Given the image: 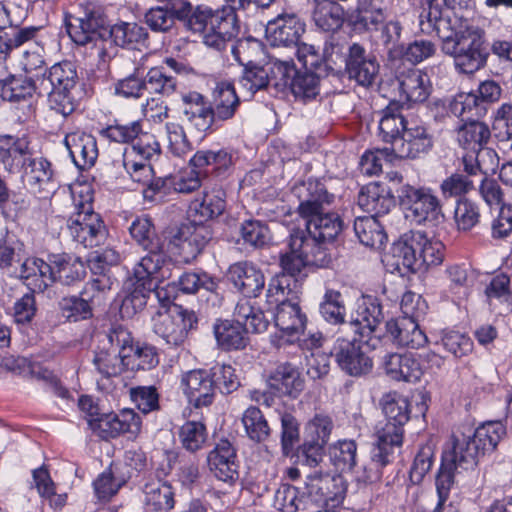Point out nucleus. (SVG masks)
I'll return each instance as SVG.
<instances>
[{"instance_id":"53","label":"nucleus","mask_w":512,"mask_h":512,"mask_svg":"<svg viewBox=\"0 0 512 512\" xmlns=\"http://www.w3.org/2000/svg\"><path fill=\"white\" fill-rule=\"evenodd\" d=\"M348 21L354 32H372L379 30L385 21V15L381 7L370 4L358 7L351 13Z\"/></svg>"},{"instance_id":"19","label":"nucleus","mask_w":512,"mask_h":512,"mask_svg":"<svg viewBox=\"0 0 512 512\" xmlns=\"http://www.w3.org/2000/svg\"><path fill=\"white\" fill-rule=\"evenodd\" d=\"M197 323L194 311L179 306L173 312L158 311L152 317V330L167 345L178 347L185 342L189 331L196 328Z\"/></svg>"},{"instance_id":"14","label":"nucleus","mask_w":512,"mask_h":512,"mask_svg":"<svg viewBox=\"0 0 512 512\" xmlns=\"http://www.w3.org/2000/svg\"><path fill=\"white\" fill-rule=\"evenodd\" d=\"M129 233L146 252L134 266L164 270L169 257L165 251L164 240L157 234L152 218L148 215L137 216L129 226Z\"/></svg>"},{"instance_id":"44","label":"nucleus","mask_w":512,"mask_h":512,"mask_svg":"<svg viewBox=\"0 0 512 512\" xmlns=\"http://www.w3.org/2000/svg\"><path fill=\"white\" fill-rule=\"evenodd\" d=\"M51 262L55 272V283L71 286L80 282L86 274L84 263L74 255L53 253Z\"/></svg>"},{"instance_id":"2","label":"nucleus","mask_w":512,"mask_h":512,"mask_svg":"<svg viewBox=\"0 0 512 512\" xmlns=\"http://www.w3.org/2000/svg\"><path fill=\"white\" fill-rule=\"evenodd\" d=\"M379 114L378 137L390 144L395 157L417 160L432 151L434 135L427 123L412 114H404L399 102L390 101Z\"/></svg>"},{"instance_id":"33","label":"nucleus","mask_w":512,"mask_h":512,"mask_svg":"<svg viewBox=\"0 0 512 512\" xmlns=\"http://www.w3.org/2000/svg\"><path fill=\"white\" fill-rule=\"evenodd\" d=\"M64 145L79 170H87L95 165L99 150L92 134L80 130L70 132L64 137Z\"/></svg>"},{"instance_id":"60","label":"nucleus","mask_w":512,"mask_h":512,"mask_svg":"<svg viewBox=\"0 0 512 512\" xmlns=\"http://www.w3.org/2000/svg\"><path fill=\"white\" fill-rule=\"evenodd\" d=\"M146 91L168 97L177 89V79L168 75L164 67H152L146 76Z\"/></svg>"},{"instance_id":"31","label":"nucleus","mask_w":512,"mask_h":512,"mask_svg":"<svg viewBox=\"0 0 512 512\" xmlns=\"http://www.w3.org/2000/svg\"><path fill=\"white\" fill-rule=\"evenodd\" d=\"M304 31V22L294 13L280 14L266 25L267 40L274 47L297 45Z\"/></svg>"},{"instance_id":"32","label":"nucleus","mask_w":512,"mask_h":512,"mask_svg":"<svg viewBox=\"0 0 512 512\" xmlns=\"http://www.w3.org/2000/svg\"><path fill=\"white\" fill-rule=\"evenodd\" d=\"M226 208V192L221 187L204 190L201 198L194 199L188 209L190 224L196 227L220 216Z\"/></svg>"},{"instance_id":"18","label":"nucleus","mask_w":512,"mask_h":512,"mask_svg":"<svg viewBox=\"0 0 512 512\" xmlns=\"http://www.w3.org/2000/svg\"><path fill=\"white\" fill-rule=\"evenodd\" d=\"M354 335L352 339L339 337L334 342L331 355L340 370L351 377H363L373 370V358L369 355L372 350L358 340Z\"/></svg>"},{"instance_id":"58","label":"nucleus","mask_w":512,"mask_h":512,"mask_svg":"<svg viewBox=\"0 0 512 512\" xmlns=\"http://www.w3.org/2000/svg\"><path fill=\"white\" fill-rule=\"evenodd\" d=\"M242 422L248 437L254 442L261 443L268 438L270 428L258 407H248L243 413Z\"/></svg>"},{"instance_id":"43","label":"nucleus","mask_w":512,"mask_h":512,"mask_svg":"<svg viewBox=\"0 0 512 512\" xmlns=\"http://www.w3.org/2000/svg\"><path fill=\"white\" fill-rule=\"evenodd\" d=\"M212 97L211 110L217 129L218 122L233 118L240 106V99L234 85L228 81L218 82L213 90Z\"/></svg>"},{"instance_id":"62","label":"nucleus","mask_w":512,"mask_h":512,"mask_svg":"<svg viewBox=\"0 0 512 512\" xmlns=\"http://www.w3.org/2000/svg\"><path fill=\"white\" fill-rule=\"evenodd\" d=\"M59 307L62 316L69 322L87 320L93 316V307L81 294L63 297L59 302Z\"/></svg>"},{"instance_id":"5","label":"nucleus","mask_w":512,"mask_h":512,"mask_svg":"<svg viewBox=\"0 0 512 512\" xmlns=\"http://www.w3.org/2000/svg\"><path fill=\"white\" fill-rule=\"evenodd\" d=\"M292 279L285 275H275L269 281L266 291L267 312L274 319L280 335L273 340L278 348L293 345L294 337L304 331L306 315L297 303L289 300L292 294Z\"/></svg>"},{"instance_id":"3","label":"nucleus","mask_w":512,"mask_h":512,"mask_svg":"<svg viewBox=\"0 0 512 512\" xmlns=\"http://www.w3.org/2000/svg\"><path fill=\"white\" fill-rule=\"evenodd\" d=\"M178 20L193 33L202 34L203 43L217 51L224 50L237 37L230 9H213L205 4L193 6L183 1L178 8Z\"/></svg>"},{"instance_id":"6","label":"nucleus","mask_w":512,"mask_h":512,"mask_svg":"<svg viewBox=\"0 0 512 512\" xmlns=\"http://www.w3.org/2000/svg\"><path fill=\"white\" fill-rule=\"evenodd\" d=\"M440 40L442 52L453 58L458 73L472 75L486 66L490 52L482 29L475 26L448 29L440 34Z\"/></svg>"},{"instance_id":"39","label":"nucleus","mask_w":512,"mask_h":512,"mask_svg":"<svg viewBox=\"0 0 512 512\" xmlns=\"http://www.w3.org/2000/svg\"><path fill=\"white\" fill-rule=\"evenodd\" d=\"M20 277L33 292H44L55 283L51 254L47 256V260L37 257L27 258L21 265Z\"/></svg>"},{"instance_id":"35","label":"nucleus","mask_w":512,"mask_h":512,"mask_svg":"<svg viewBox=\"0 0 512 512\" xmlns=\"http://www.w3.org/2000/svg\"><path fill=\"white\" fill-rule=\"evenodd\" d=\"M269 388L280 396L296 399L304 390L305 381L299 368L290 362H282L270 372Z\"/></svg>"},{"instance_id":"61","label":"nucleus","mask_w":512,"mask_h":512,"mask_svg":"<svg viewBox=\"0 0 512 512\" xmlns=\"http://www.w3.org/2000/svg\"><path fill=\"white\" fill-rule=\"evenodd\" d=\"M175 187L171 176L152 179L143 189L145 201L150 203H164L176 199Z\"/></svg>"},{"instance_id":"52","label":"nucleus","mask_w":512,"mask_h":512,"mask_svg":"<svg viewBox=\"0 0 512 512\" xmlns=\"http://www.w3.org/2000/svg\"><path fill=\"white\" fill-rule=\"evenodd\" d=\"M128 477L118 472L116 464H111L93 482L96 498L102 502H108L114 497L120 488L127 482Z\"/></svg>"},{"instance_id":"10","label":"nucleus","mask_w":512,"mask_h":512,"mask_svg":"<svg viewBox=\"0 0 512 512\" xmlns=\"http://www.w3.org/2000/svg\"><path fill=\"white\" fill-rule=\"evenodd\" d=\"M42 77L50 84L51 108L64 117L71 115L76 109L74 91L80 82L76 63L70 60L54 63Z\"/></svg>"},{"instance_id":"41","label":"nucleus","mask_w":512,"mask_h":512,"mask_svg":"<svg viewBox=\"0 0 512 512\" xmlns=\"http://www.w3.org/2000/svg\"><path fill=\"white\" fill-rule=\"evenodd\" d=\"M31 136L27 132L0 134V164L8 174L20 171V157L28 153Z\"/></svg>"},{"instance_id":"50","label":"nucleus","mask_w":512,"mask_h":512,"mask_svg":"<svg viewBox=\"0 0 512 512\" xmlns=\"http://www.w3.org/2000/svg\"><path fill=\"white\" fill-rule=\"evenodd\" d=\"M354 231L360 243L371 248H379L387 241V234L377 217H357Z\"/></svg>"},{"instance_id":"13","label":"nucleus","mask_w":512,"mask_h":512,"mask_svg":"<svg viewBox=\"0 0 512 512\" xmlns=\"http://www.w3.org/2000/svg\"><path fill=\"white\" fill-rule=\"evenodd\" d=\"M305 222V230L294 231V246H309L316 250H322L326 254L329 252L328 245L332 243L343 230L344 223L337 213L320 212L303 219Z\"/></svg>"},{"instance_id":"56","label":"nucleus","mask_w":512,"mask_h":512,"mask_svg":"<svg viewBox=\"0 0 512 512\" xmlns=\"http://www.w3.org/2000/svg\"><path fill=\"white\" fill-rule=\"evenodd\" d=\"M453 217L459 231H470L480 222L479 204L469 198H459L456 201Z\"/></svg>"},{"instance_id":"45","label":"nucleus","mask_w":512,"mask_h":512,"mask_svg":"<svg viewBox=\"0 0 512 512\" xmlns=\"http://www.w3.org/2000/svg\"><path fill=\"white\" fill-rule=\"evenodd\" d=\"M313 21L325 32H336L344 23V9L333 0H314Z\"/></svg>"},{"instance_id":"57","label":"nucleus","mask_w":512,"mask_h":512,"mask_svg":"<svg viewBox=\"0 0 512 512\" xmlns=\"http://www.w3.org/2000/svg\"><path fill=\"white\" fill-rule=\"evenodd\" d=\"M240 235L243 243L254 249L263 248L272 240L268 225L254 219L246 220L241 224Z\"/></svg>"},{"instance_id":"23","label":"nucleus","mask_w":512,"mask_h":512,"mask_svg":"<svg viewBox=\"0 0 512 512\" xmlns=\"http://www.w3.org/2000/svg\"><path fill=\"white\" fill-rule=\"evenodd\" d=\"M292 191L298 199L297 213L302 219L325 211L335 200L324 178L309 177L295 185Z\"/></svg>"},{"instance_id":"54","label":"nucleus","mask_w":512,"mask_h":512,"mask_svg":"<svg viewBox=\"0 0 512 512\" xmlns=\"http://www.w3.org/2000/svg\"><path fill=\"white\" fill-rule=\"evenodd\" d=\"M145 503L157 511H169L174 507V492L170 484L160 480L144 486Z\"/></svg>"},{"instance_id":"46","label":"nucleus","mask_w":512,"mask_h":512,"mask_svg":"<svg viewBox=\"0 0 512 512\" xmlns=\"http://www.w3.org/2000/svg\"><path fill=\"white\" fill-rule=\"evenodd\" d=\"M208 464L214 475L223 482L234 483L239 478L235 450H211Z\"/></svg>"},{"instance_id":"49","label":"nucleus","mask_w":512,"mask_h":512,"mask_svg":"<svg viewBox=\"0 0 512 512\" xmlns=\"http://www.w3.org/2000/svg\"><path fill=\"white\" fill-rule=\"evenodd\" d=\"M445 274L448 283L443 291V295L453 303L459 304L470 293L467 266L466 264L449 265L445 270Z\"/></svg>"},{"instance_id":"4","label":"nucleus","mask_w":512,"mask_h":512,"mask_svg":"<svg viewBox=\"0 0 512 512\" xmlns=\"http://www.w3.org/2000/svg\"><path fill=\"white\" fill-rule=\"evenodd\" d=\"M443 259V243L418 230L403 234L386 255L387 263L401 275L439 265Z\"/></svg>"},{"instance_id":"20","label":"nucleus","mask_w":512,"mask_h":512,"mask_svg":"<svg viewBox=\"0 0 512 512\" xmlns=\"http://www.w3.org/2000/svg\"><path fill=\"white\" fill-rule=\"evenodd\" d=\"M275 71L280 75V81L275 84V88H289L294 97L303 102L311 101L318 96L320 79L324 76L296 69L292 60L279 62Z\"/></svg>"},{"instance_id":"11","label":"nucleus","mask_w":512,"mask_h":512,"mask_svg":"<svg viewBox=\"0 0 512 512\" xmlns=\"http://www.w3.org/2000/svg\"><path fill=\"white\" fill-rule=\"evenodd\" d=\"M398 198L407 211L406 217L414 223L431 228L444 223L441 202L431 188L403 185L398 190Z\"/></svg>"},{"instance_id":"1","label":"nucleus","mask_w":512,"mask_h":512,"mask_svg":"<svg viewBox=\"0 0 512 512\" xmlns=\"http://www.w3.org/2000/svg\"><path fill=\"white\" fill-rule=\"evenodd\" d=\"M76 15L65 16V27L70 39L79 46L101 40L126 48L139 49L148 39L146 28L135 22L119 21L111 25L106 7L96 1L79 5Z\"/></svg>"},{"instance_id":"12","label":"nucleus","mask_w":512,"mask_h":512,"mask_svg":"<svg viewBox=\"0 0 512 512\" xmlns=\"http://www.w3.org/2000/svg\"><path fill=\"white\" fill-rule=\"evenodd\" d=\"M28 143V153L20 157L21 179L28 191L42 198L53 195L60 186L58 173L52 162L42 156L36 155Z\"/></svg>"},{"instance_id":"21","label":"nucleus","mask_w":512,"mask_h":512,"mask_svg":"<svg viewBox=\"0 0 512 512\" xmlns=\"http://www.w3.org/2000/svg\"><path fill=\"white\" fill-rule=\"evenodd\" d=\"M501 87L494 80L480 83L477 93H459L450 102L448 111L452 115H468L469 118H482L488 111V105L501 96Z\"/></svg>"},{"instance_id":"42","label":"nucleus","mask_w":512,"mask_h":512,"mask_svg":"<svg viewBox=\"0 0 512 512\" xmlns=\"http://www.w3.org/2000/svg\"><path fill=\"white\" fill-rule=\"evenodd\" d=\"M455 116L462 121L456 129V139L463 149L473 153L488 143L491 132L489 127L480 121L481 118H469L466 114Z\"/></svg>"},{"instance_id":"22","label":"nucleus","mask_w":512,"mask_h":512,"mask_svg":"<svg viewBox=\"0 0 512 512\" xmlns=\"http://www.w3.org/2000/svg\"><path fill=\"white\" fill-rule=\"evenodd\" d=\"M506 434V426L501 421H487L474 430L462 426L452 432L451 448H497Z\"/></svg>"},{"instance_id":"29","label":"nucleus","mask_w":512,"mask_h":512,"mask_svg":"<svg viewBox=\"0 0 512 512\" xmlns=\"http://www.w3.org/2000/svg\"><path fill=\"white\" fill-rule=\"evenodd\" d=\"M39 27L12 25L8 9L0 3V62L5 61L16 49L33 41Z\"/></svg>"},{"instance_id":"51","label":"nucleus","mask_w":512,"mask_h":512,"mask_svg":"<svg viewBox=\"0 0 512 512\" xmlns=\"http://www.w3.org/2000/svg\"><path fill=\"white\" fill-rule=\"evenodd\" d=\"M143 124L140 120L124 122L114 119L112 123L107 124L98 130V134L108 140L118 144L134 143L137 136L141 135Z\"/></svg>"},{"instance_id":"36","label":"nucleus","mask_w":512,"mask_h":512,"mask_svg":"<svg viewBox=\"0 0 512 512\" xmlns=\"http://www.w3.org/2000/svg\"><path fill=\"white\" fill-rule=\"evenodd\" d=\"M182 111L187 120L201 132L216 130L211 103L197 91L182 94Z\"/></svg>"},{"instance_id":"47","label":"nucleus","mask_w":512,"mask_h":512,"mask_svg":"<svg viewBox=\"0 0 512 512\" xmlns=\"http://www.w3.org/2000/svg\"><path fill=\"white\" fill-rule=\"evenodd\" d=\"M333 429L331 417L315 414L305 425L304 444L297 448H325Z\"/></svg>"},{"instance_id":"64","label":"nucleus","mask_w":512,"mask_h":512,"mask_svg":"<svg viewBox=\"0 0 512 512\" xmlns=\"http://www.w3.org/2000/svg\"><path fill=\"white\" fill-rule=\"evenodd\" d=\"M145 22L154 32H167L178 20V8L153 7L145 13Z\"/></svg>"},{"instance_id":"28","label":"nucleus","mask_w":512,"mask_h":512,"mask_svg":"<svg viewBox=\"0 0 512 512\" xmlns=\"http://www.w3.org/2000/svg\"><path fill=\"white\" fill-rule=\"evenodd\" d=\"M36 83L32 77L10 74L0 80V98L28 113L36 101Z\"/></svg>"},{"instance_id":"34","label":"nucleus","mask_w":512,"mask_h":512,"mask_svg":"<svg viewBox=\"0 0 512 512\" xmlns=\"http://www.w3.org/2000/svg\"><path fill=\"white\" fill-rule=\"evenodd\" d=\"M383 367L391 379L408 383L418 382L425 372L420 358L414 353H389L384 356Z\"/></svg>"},{"instance_id":"16","label":"nucleus","mask_w":512,"mask_h":512,"mask_svg":"<svg viewBox=\"0 0 512 512\" xmlns=\"http://www.w3.org/2000/svg\"><path fill=\"white\" fill-rule=\"evenodd\" d=\"M91 197L76 204L77 212L67 221V231L72 240L84 248L103 244L108 231L101 216L93 211Z\"/></svg>"},{"instance_id":"25","label":"nucleus","mask_w":512,"mask_h":512,"mask_svg":"<svg viewBox=\"0 0 512 512\" xmlns=\"http://www.w3.org/2000/svg\"><path fill=\"white\" fill-rule=\"evenodd\" d=\"M380 65L374 54L353 43L345 57V72L358 86L370 88L376 84Z\"/></svg>"},{"instance_id":"17","label":"nucleus","mask_w":512,"mask_h":512,"mask_svg":"<svg viewBox=\"0 0 512 512\" xmlns=\"http://www.w3.org/2000/svg\"><path fill=\"white\" fill-rule=\"evenodd\" d=\"M384 319L383 307L376 296H363L357 309L351 314L345 327L354 335L358 336L360 342L370 349H376L381 343V335L378 327Z\"/></svg>"},{"instance_id":"27","label":"nucleus","mask_w":512,"mask_h":512,"mask_svg":"<svg viewBox=\"0 0 512 512\" xmlns=\"http://www.w3.org/2000/svg\"><path fill=\"white\" fill-rule=\"evenodd\" d=\"M189 164L199 172L222 181L233 173L235 157L229 148L201 149L190 158Z\"/></svg>"},{"instance_id":"63","label":"nucleus","mask_w":512,"mask_h":512,"mask_svg":"<svg viewBox=\"0 0 512 512\" xmlns=\"http://www.w3.org/2000/svg\"><path fill=\"white\" fill-rule=\"evenodd\" d=\"M127 359L120 357L115 350H100L95 352L93 364L96 370L106 378L121 373L122 367L127 366Z\"/></svg>"},{"instance_id":"15","label":"nucleus","mask_w":512,"mask_h":512,"mask_svg":"<svg viewBox=\"0 0 512 512\" xmlns=\"http://www.w3.org/2000/svg\"><path fill=\"white\" fill-rule=\"evenodd\" d=\"M246 48L247 42L243 40H237L231 45V54L234 60L242 67L239 76L240 86L251 95L266 89L269 85L275 87V84L280 81V75L276 73L275 68L282 61L275 60L261 65L245 55Z\"/></svg>"},{"instance_id":"30","label":"nucleus","mask_w":512,"mask_h":512,"mask_svg":"<svg viewBox=\"0 0 512 512\" xmlns=\"http://www.w3.org/2000/svg\"><path fill=\"white\" fill-rule=\"evenodd\" d=\"M227 279L246 300L256 298L265 287V277L261 269L248 261L232 264L227 271Z\"/></svg>"},{"instance_id":"48","label":"nucleus","mask_w":512,"mask_h":512,"mask_svg":"<svg viewBox=\"0 0 512 512\" xmlns=\"http://www.w3.org/2000/svg\"><path fill=\"white\" fill-rule=\"evenodd\" d=\"M319 313L323 320L331 325L342 326V332H349L345 327L346 307L342 294L334 289H326L319 303Z\"/></svg>"},{"instance_id":"37","label":"nucleus","mask_w":512,"mask_h":512,"mask_svg":"<svg viewBox=\"0 0 512 512\" xmlns=\"http://www.w3.org/2000/svg\"><path fill=\"white\" fill-rule=\"evenodd\" d=\"M358 204L369 216L378 218L390 212L395 206V198L385 184L370 182L361 188Z\"/></svg>"},{"instance_id":"40","label":"nucleus","mask_w":512,"mask_h":512,"mask_svg":"<svg viewBox=\"0 0 512 512\" xmlns=\"http://www.w3.org/2000/svg\"><path fill=\"white\" fill-rule=\"evenodd\" d=\"M400 96L409 105L425 102L432 91L427 73L420 69H408L397 77Z\"/></svg>"},{"instance_id":"9","label":"nucleus","mask_w":512,"mask_h":512,"mask_svg":"<svg viewBox=\"0 0 512 512\" xmlns=\"http://www.w3.org/2000/svg\"><path fill=\"white\" fill-rule=\"evenodd\" d=\"M164 278V270L133 266L126 282L128 292L120 306L121 316L131 318L143 310L151 294L162 301L164 289L160 284Z\"/></svg>"},{"instance_id":"8","label":"nucleus","mask_w":512,"mask_h":512,"mask_svg":"<svg viewBox=\"0 0 512 512\" xmlns=\"http://www.w3.org/2000/svg\"><path fill=\"white\" fill-rule=\"evenodd\" d=\"M233 316L234 321L219 320L213 327L217 345L226 351L245 348L248 332L262 333L270 323L265 311L246 299L237 302Z\"/></svg>"},{"instance_id":"24","label":"nucleus","mask_w":512,"mask_h":512,"mask_svg":"<svg viewBox=\"0 0 512 512\" xmlns=\"http://www.w3.org/2000/svg\"><path fill=\"white\" fill-rule=\"evenodd\" d=\"M290 251L280 256V266L282 273L279 275H285L293 280L291 283L292 290L296 287L295 277L299 275L304 267L313 266L316 268H327L332 262L331 254H326L322 250L313 251L309 248L294 246V231L290 234L289 239Z\"/></svg>"},{"instance_id":"59","label":"nucleus","mask_w":512,"mask_h":512,"mask_svg":"<svg viewBox=\"0 0 512 512\" xmlns=\"http://www.w3.org/2000/svg\"><path fill=\"white\" fill-rule=\"evenodd\" d=\"M179 290L185 294H194L200 289L214 292L218 288V280L205 271L184 272L178 278Z\"/></svg>"},{"instance_id":"7","label":"nucleus","mask_w":512,"mask_h":512,"mask_svg":"<svg viewBox=\"0 0 512 512\" xmlns=\"http://www.w3.org/2000/svg\"><path fill=\"white\" fill-rule=\"evenodd\" d=\"M181 384L189 403L195 408L211 405L216 391L230 394L239 387L235 369L225 364H216L210 369L190 370L183 374Z\"/></svg>"},{"instance_id":"38","label":"nucleus","mask_w":512,"mask_h":512,"mask_svg":"<svg viewBox=\"0 0 512 512\" xmlns=\"http://www.w3.org/2000/svg\"><path fill=\"white\" fill-rule=\"evenodd\" d=\"M418 322L411 318L391 319L385 324L386 333L398 346L419 349L427 343L428 338Z\"/></svg>"},{"instance_id":"26","label":"nucleus","mask_w":512,"mask_h":512,"mask_svg":"<svg viewBox=\"0 0 512 512\" xmlns=\"http://www.w3.org/2000/svg\"><path fill=\"white\" fill-rule=\"evenodd\" d=\"M211 238L212 233L207 226L184 224L174 234L170 244L179 260L189 264L203 251Z\"/></svg>"},{"instance_id":"55","label":"nucleus","mask_w":512,"mask_h":512,"mask_svg":"<svg viewBox=\"0 0 512 512\" xmlns=\"http://www.w3.org/2000/svg\"><path fill=\"white\" fill-rule=\"evenodd\" d=\"M380 403L386 420L400 426L408 422L410 403L405 396L397 392H389L383 395Z\"/></svg>"}]
</instances>
